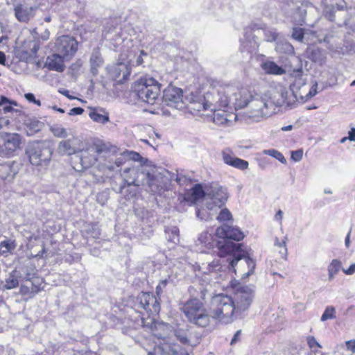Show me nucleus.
Returning a JSON list of instances; mask_svg holds the SVG:
<instances>
[{
  "instance_id": "1",
  "label": "nucleus",
  "mask_w": 355,
  "mask_h": 355,
  "mask_svg": "<svg viewBox=\"0 0 355 355\" xmlns=\"http://www.w3.org/2000/svg\"><path fill=\"white\" fill-rule=\"evenodd\" d=\"M216 235L224 241L218 243V254L220 257H227L230 263V269L236 272L237 270L241 273L244 272L243 268L248 266V270L241 274L246 277L253 274L255 268V261L245 256V252L241 250L240 241L244 239L245 234L237 225L233 223H223L216 230Z\"/></svg>"
},
{
  "instance_id": "2",
  "label": "nucleus",
  "mask_w": 355,
  "mask_h": 355,
  "mask_svg": "<svg viewBox=\"0 0 355 355\" xmlns=\"http://www.w3.org/2000/svg\"><path fill=\"white\" fill-rule=\"evenodd\" d=\"M225 92V89H216L211 84L202 96L191 94L186 97L187 108L193 114L203 115L201 112L209 111L210 114H206L209 120L218 125H227L235 116L231 111L230 100L224 97Z\"/></svg>"
},
{
  "instance_id": "3",
  "label": "nucleus",
  "mask_w": 355,
  "mask_h": 355,
  "mask_svg": "<svg viewBox=\"0 0 355 355\" xmlns=\"http://www.w3.org/2000/svg\"><path fill=\"white\" fill-rule=\"evenodd\" d=\"M253 297L254 291L248 286H239L232 296L216 295L211 299V315L220 324H230L249 309Z\"/></svg>"
},
{
  "instance_id": "4",
  "label": "nucleus",
  "mask_w": 355,
  "mask_h": 355,
  "mask_svg": "<svg viewBox=\"0 0 355 355\" xmlns=\"http://www.w3.org/2000/svg\"><path fill=\"white\" fill-rule=\"evenodd\" d=\"M317 87L318 83L315 82L307 92L303 88L298 95L295 90V85L291 86L290 89H288L282 84H277L270 88L266 97L269 98L268 102L272 104V108L283 105L292 107L297 102L303 103L314 96L317 94Z\"/></svg>"
},
{
  "instance_id": "5",
  "label": "nucleus",
  "mask_w": 355,
  "mask_h": 355,
  "mask_svg": "<svg viewBox=\"0 0 355 355\" xmlns=\"http://www.w3.org/2000/svg\"><path fill=\"white\" fill-rule=\"evenodd\" d=\"M58 148L59 153L67 155L83 152L80 157L81 164L85 168H88L96 162L97 155L103 151L104 146L96 144L87 146L79 138L72 137L61 141Z\"/></svg>"
},
{
  "instance_id": "6",
  "label": "nucleus",
  "mask_w": 355,
  "mask_h": 355,
  "mask_svg": "<svg viewBox=\"0 0 355 355\" xmlns=\"http://www.w3.org/2000/svg\"><path fill=\"white\" fill-rule=\"evenodd\" d=\"M180 309L189 322L199 327H206L210 324L211 319L214 320L211 307L209 313L204 303L198 299L190 298L182 304Z\"/></svg>"
},
{
  "instance_id": "7",
  "label": "nucleus",
  "mask_w": 355,
  "mask_h": 355,
  "mask_svg": "<svg viewBox=\"0 0 355 355\" xmlns=\"http://www.w3.org/2000/svg\"><path fill=\"white\" fill-rule=\"evenodd\" d=\"M180 309L189 322L199 327H206L210 324L211 319L214 320L211 307L209 313L204 303L198 299L190 298L182 304Z\"/></svg>"
},
{
  "instance_id": "8",
  "label": "nucleus",
  "mask_w": 355,
  "mask_h": 355,
  "mask_svg": "<svg viewBox=\"0 0 355 355\" xmlns=\"http://www.w3.org/2000/svg\"><path fill=\"white\" fill-rule=\"evenodd\" d=\"M212 85L216 88L219 87L225 89L224 97H227L230 100V104L232 105L235 110L242 109L248 107L250 101L254 96V91H251L245 87H239L238 85L233 83H226L216 81Z\"/></svg>"
},
{
  "instance_id": "9",
  "label": "nucleus",
  "mask_w": 355,
  "mask_h": 355,
  "mask_svg": "<svg viewBox=\"0 0 355 355\" xmlns=\"http://www.w3.org/2000/svg\"><path fill=\"white\" fill-rule=\"evenodd\" d=\"M207 196L211 200V202H207L206 207L197 209L196 216L201 220H213V216L216 211L223 205L227 200L226 189L219 187H211L209 191H207Z\"/></svg>"
},
{
  "instance_id": "10",
  "label": "nucleus",
  "mask_w": 355,
  "mask_h": 355,
  "mask_svg": "<svg viewBox=\"0 0 355 355\" xmlns=\"http://www.w3.org/2000/svg\"><path fill=\"white\" fill-rule=\"evenodd\" d=\"M132 90L142 102L155 105L159 101L161 85L152 77L140 78L132 86Z\"/></svg>"
},
{
  "instance_id": "11",
  "label": "nucleus",
  "mask_w": 355,
  "mask_h": 355,
  "mask_svg": "<svg viewBox=\"0 0 355 355\" xmlns=\"http://www.w3.org/2000/svg\"><path fill=\"white\" fill-rule=\"evenodd\" d=\"M52 153L51 148L44 141H34L29 144L26 148V155L30 163L35 166H47L51 159Z\"/></svg>"
},
{
  "instance_id": "12",
  "label": "nucleus",
  "mask_w": 355,
  "mask_h": 355,
  "mask_svg": "<svg viewBox=\"0 0 355 355\" xmlns=\"http://www.w3.org/2000/svg\"><path fill=\"white\" fill-rule=\"evenodd\" d=\"M248 107L249 117L256 121L270 116L275 111V108L272 107V104L269 103L268 100L257 94H254Z\"/></svg>"
},
{
  "instance_id": "13",
  "label": "nucleus",
  "mask_w": 355,
  "mask_h": 355,
  "mask_svg": "<svg viewBox=\"0 0 355 355\" xmlns=\"http://www.w3.org/2000/svg\"><path fill=\"white\" fill-rule=\"evenodd\" d=\"M148 175L144 180V184L147 185L154 194L162 195L169 187L168 178L155 168H148Z\"/></svg>"
},
{
  "instance_id": "14",
  "label": "nucleus",
  "mask_w": 355,
  "mask_h": 355,
  "mask_svg": "<svg viewBox=\"0 0 355 355\" xmlns=\"http://www.w3.org/2000/svg\"><path fill=\"white\" fill-rule=\"evenodd\" d=\"M54 51L60 53L67 60H71L78 49V43L72 36L63 35L56 38Z\"/></svg>"
},
{
  "instance_id": "15",
  "label": "nucleus",
  "mask_w": 355,
  "mask_h": 355,
  "mask_svg": "<svg viewBox=\"0 0 355 355\" xmlns=\"http://www.w3.org/2000/svg\"><path fill=\"white\" fill-rule=\"evenodd\" d=\"M148 175V167L143 166H127L121 173V177L127 186L139 187L144 184V180Z\"/></svg>"
},
{
  "instance_id": "16",
  "label": "nucleus",
  "mask_w": 355,
  "mask_h": 355,
  "mask_svg": "<svg viewBox=\"0 0 355 355\" xmlns=\"http://www.w3.org/2000/svg\"><path fill=\"white\" fill-rule=\"evenodd\" d=\"M110 45L115 51H120L119 57L124 60V57L129 58L133 55V42L131 38L124 35L121 30L116 32L110 39Z\"/></svg>"
},
{
  "instance_id": "17",
  "label": "nucleus",
  "mask_w": 355,
  "mask_h": 355,
  "mask_svg": "<svg viewBox=\"0 0 355 355\" xmlns=\"http://www.w3.org/2000/svg\"><path fill=\"white\" fill-rule=\"evenodd\" d=\"M130 62L129 58L124 57V60H123L119 57L116 64L107 68L110 77L113 80H118L119 83L127 80L131 73Z\"/></svg>"
},
{
  "instance_id": "18",
  "label": "nucleus",
  "mask_w": 355,
  "mask_h": 355,
  "mask_svg": "<svg viewBox=\"0 0 355 355\" xmlns=\"http://www.w3.org/2000/svg\"><path fill=\"white\" fill-rule=\"evenodd\" d=\"M162 99L167 106L178 110L184 107L185 102L183 100V92L180 88L168 85L164 89Z\"/></svg>"
},
{
  "instance_id": "19",
  "label": "nucleus",
  "mask_w": 355,
  "mask_h": 355,
  "mask_svg": "<svg viewBox=\"0 0 355 355\" xmlns=\"http://www.w3.org/2000/svg\"><path fill=\"white\" fill-rule=\"evenodd\" d=\"M3 143L0 144V155L10 156L19 148L20 136L18 134H6L2 138Z\"/></svg>"
},
{
  "instance_id": "20",
  "label": "nucleus",
  "mask_w": 355,
  "mask_h": 355,
  "mask_svg": "<svg viewBox=\"0 0 355 355\" xmlns=\"http://www.w3.org/2000/svg\"><path fill=\"white\" fill-rule=\"evenodd\" d=\"M140 307L152 314H158L160 311L159 304L153 294L150 293H141L138 296Z\"/></svg>"
},
{
  "instance_id": "21",
  "label": "nucleus",
  "mask_w": 355,
  "mask_h": 355,
  "mask_svg": "<svg viewBox=\"0 0 355 355\" xmlns=\"http://www.w3.org/2000/svg\"><path fill=\"white\" fill-rule=\"evenodd\" d=\"M323 12L326 18L334 20V12L336 10H343L346 8L345 0H322Z\"/></svg>"
},
{
  "instance_id": "22",
  "label": "nucleus",
  "mask_w": 355,
  "mask_h": 355,
  "mask_svg": "<svg viewBox=\"0 0 355 355\" xmlns=\"http://www.w3.org/2000/svg\"><path fill=\"white\" fill-rule=\"evenodd\" d=\"M205 196H207V193L204 191L202 185L196 184L191 189L184 192L182 200L191 205Z\"/></svg>"
},
{
  "instance_id": "23",
  "label": "nucleus",
  "mask_w": 355,
  "mask_h": 355,
  "mask_svg": "<svg viewBox=\"0 0 355 355\" xmlns=\"http://www.w3.org/2000/svg\"><path fill=\"white\" fill-rule=\"evenodd\" d=\"M343 33L331 30L325 35L323 41L327 44L328 49L332 53H337V47H340L343 42Z\"/></svg>"
},
{
  "instance_id": "24",
  "label": "nucleus",
  "mask_w": 355,
  "mask_h": 355,
  "mask_svg": "<svg viewBox=\"0 0 355 355\" xmlns=\"http://www.w3.org/2000/svg\"><path fill=\"white\" fill-rule=\"evenodd\" d=\"M65 61L67 60L64 58L62 55L55 52L52 55L47 57L45 65L50 70L62 72L65 69Z\"/></svg>"
},
{
  "instance_id": "25",
  "label": "nucleus",
  "mask_w": 355,
  "mask_h": 355,
  "mask_svg": "<svg viewBox=\"0 0 355 355\" xmlns=\"http://www.w3.org/2000/svg\"><path fill=\"white\" fill-rule=\"evenodd\" d=\"M155 350L161 352L162 355H189L184 349L173 343H164Z\"/></svg>"
},
{
  "instance_id": "26",
  "label": "nucleus",
  "mask_w": 355,
  "mask_h": 355,
  "mask_svg": "<svg viewBox=\"0 0 355 355\" xmlns=\"http://www.w3.org/2000/svg\"><path fill=\"white\" fill-rule=\"evenodd\" d=\"M40 282L41 280L38 278H35L33 280L27 279L25 283L21 286L20 293L22 295L33 297L41 289Z\"/></svg>"
},
{
  "instance_id": "27",
  "label": "nucleus",
  "mask_w": 355,
  "mask_h": 355,
  "mask_svg": "<svg viewBox=\"0 0 355 355\" xmlns=\"http://www.w3.org/2000/svg\"><path fill=\"white\" fill-rule=\"evenodd\" d=\"M14 10L16 18L21 22H27L34 16V8L32 6L19 4Z\"/></svg>"
},
{
  "instance_id": "28",
  "label": "nucleus",
  "mask_w": 355,
  "mask_h": 355,
  "mask_svg": "<svg viewBox=\"0 0 355 355\" xmlns=\"http://www.w3.org/2000/svg\"><path fill=\"white\" fill-rule=\"evenodd\" d=\"M89 63L91 67V73L93 76H96L98 73V68L103 64V59L101 56L100 50L94 49L91 54Z\"/></svg>"
},
{
  "instance_id": "29",
  "label": "nucleus",
  "mask_w": 355,
  "mask_h": 355,
  "mask_svg": "<svg viewBox=\"0 0 355 355\" xmlns=\"http://www.w3.org/2000/svg\"><path fill=\"white\" fill-rule=\"evenodd\" d=\"M89 116L94 121L105 124L109 121V115L103 109L99 107H90Z\"/></svg>"
},
{
  "instance_id": "30",
  "label": "nucleus",
  "mask_w": 355,
  "mask_h": 355,
  "mask_svg": "<svg viewBox=\"0 0 355 355\" xmlns=\"http://www.w3.org/2000/svg\"><path fill=\"white\" fill-rule=\"evenodd\" d=\"M261 69L268 74L282 75L286 71L272 61H266L261 63Z\"/></svg>"
},
{
  "instance_id": "31",
  "label": "nucleus",
  "mask_w": 355,
  "mask_h": 355,
  "mask_svg": "<svg viewBox=\"0 0 355 355\" xmlns=\"http://www.w3.org/2000/svg\"><path fill=\"white\" fill-rule=\"evenodd\" d=\"M221 268L222 266L220 261L218 259H214L211 262L208 263L207 265L205 263H202V266L200 268V270H201L205 274H216V272L221 269Z\"/></svg>"
},
{
  "instance_id": "32",
  "label": "nucleus",
  "mask_w": 355,
  "mask_h": 355,
  "mask_svg": "<svg viewBox=\"0 0 355 355\" xmlns=\"http://www.w3.org/2000/svg\"><path fill=\"white\" fill-rule=\"evenodd\" d=\"M189 293L191 295V298L198 299L204 300L207 295V289L202 286H200L198 284H194L189 288Z\"/></svg>"
},
{
  "instance_id": "33",
  "label": "nucleus",
  "mask_w": 355,
  "mask_h": 355,
  "mask_svg": "<svg viewBox=\"0 0 355 355\" xmlns=\"http://www.w3.org/2000/svg\"><path fill=\"white\" fill-rule=\"evenodd\" d=\"M337 54H347L355 53V43L352 41L344 40L340 47H337Z\"/></svg>"
},
{
  "instance_id": "34",
  "label": "nucleus",
  "mask_w": 355,
  "mask_h": 355,
  "mask_svg": "<svg viewBox=\"0 0 355 355\" xmlns=\"http://www.w3.org/2000/svg\"><path fill=\"white\" fill-rule=\"evenodd\" d=\"M166 237L168 241L175 243L179 241V230L175 225H168L165 227Z\"/></svg>"
},
{
  "instance_id": "35",
  "label": "nucleus",
  "mask_w": 355,
  "mask_h": 355,
  "mask_svg": "<svg viewBox=\"0 0 355 355\" xmlns=\"http://www.w3.org/2000/svg\"><path fill=\"white\" fill-rule=\"evenodd\" d=\"M286 240V236H284L281 241L278 238H276L275 241V250L278 252L282 259H286L287 257Z\"/></svg>"
},
{
  "instance_id": "36",
  "label": "nucleus",
  "mask_w": 355,
  "mask_h": 355,
  "mask_svg": "<svg viewBox=\"0 0 355 355\" xmlns=\"http://www.w3.org/2000/svg\"><path fill=\"white\" fill-rule=\"evenodd\" d=\"M19 284L18 274L16 270L10 272L6 279L4 288L6 289H12L16 288Z\"/></svg>"
},
{
  "instance_id": "37",
  "label": "nucleus",
  "mask_w": 355,
  "mask_h": 355,
  "mask_svg": "<svg viewBox=\"0 0 355 355\" xmlns=\"http://www.w3.org/2000/svg\"><path fill=\"white\" fill-rule=\"evenodd\" d=\"M341 268V262L338 259H333L328 266V276L329 280L334 279L335 275L339 272Z\"/></svg>"
},
{
  "instance_id": "38",
  "label": "nucleus",
  "mask_w": 355,
  "mask_h": 355,
  "mask_svg": "<svg viewBox=\"0 0 355 355\" xmlns=\"http://www.w3.org/2000/svg\"><path fill=\"white\" fill-rule=\"evenodd\" d=\"M16 248V244L10 240H6L0 243V254L7 257L8 254Z\"/></svg>"
},
{
  "instance_id": "39",
  "label": "nucleus",
  "mask_w": 355,
  "mask_h": 355,
  "mask_svg": "<svg viewBox=\"0 0 355 355\" xmlns=\"http://www.w3.org/2000/svg\"><path fill=\"white\" fill-rule=\"evenodd\" d=\"M264 155L272 157L276 159L279 160L282 164L286 163V159L282 153L275 149H267L263 151Z\"/></svg>"
},
{
  "instance_id": "40",
  "label": "nucleus",
  "mask_w": 355,
  "mask_h": 355,
  "mask_svg": "<svg viewBox=\"0 0 355 355\" xmlns=\"http://www.w3.org/2000/svg\"><path fill=\"white\" fill-rule=\"evenodd\" d=\"M216 219L219 222H227L233 220L231 212L227 208H223L220 211L219 214L216 216Z\"/></svg>"
},
{
  "instance_id": "41",
  "label": "nucleus",
  "mask_w": 355,
  "mask_h": 355,
  "mask_svg": "<svg viewBox=\"0 0 355 355\" xmlns=\"http://www.w3.org/2000/svg\"><path fill=\"white\" fill-rule=\"evenodd\" d=\"M26 125L28 128V135H32L35 132H37L40 130L42 123L39 121L33 120L30 121V122L26 123Z\"/></svg>"
},
{
  "instance_id": "42",
  "label": "nucleus",
  "mask_w": 355,
  "mask_h": 355,
  "mask_svg": "<svg viewBox=\"0 0 355 355\" xmlns=\"http://www.w3.org/2000/svg\"><path fill=\"white\" fill-rule=\"evenodd\" d=\"M244 37V39L241 40V51H250L251 50V44L252 42L251 35H248V33L246 32Z\"/></svg>"
},
{
  "instance_id": "43",
  "label": "nucleus",
  "mask_w": 355,
  "mask_h": 355,
  "mask_svg": "<svg viewBox=\"0 0 355 355\" xmlns=\"http://www.w3.org/2000/svg\"><path fill=\"white\" fill-rule=\"evenodd\" d=\"M168 284H175V278L172 276L169 275L168 278L162 279L159 284L157 285L156 288V291L157 295L160 294L163 289Z\"/></svg>"
},
{
  "instance_id": "44",
  "label": "nucleus",
  "mask_w": 355,
  "mask_h": 355,
  "mask_svg": "<svg viewBox=\"0 0 355 355\" xmlns=\"http://www.w3.org/2000/svg\"><path fill=\"white\" fill-rule=\"evenodd\" d=\"M51 130L53 135L60 138H64L67 137V130L59 125H53L51 128Z\"/></svg>"
},
{
  "instance_id": "45",
  "label": "nucleus",
  "mask_w": 355,
  "mask_h": 355,
  "mask_svg": "<svg viewBox=\"0 0 355 355\" xmlns=\"http://www.w3.org/2000/svg\"><path fill=\"white\" fill-rule=\"evenodd\" d=\"M335 318H336V315H335L334 307H333L331 306H329L325 309L323 314L321 316L320 320H321V321L324 322L327 320L334 319Z\"/></svg>"
},
{
  "instance_id": "46",
  "label": "nucleus",
  "mask_w": 355,
  "mask_h": 355,
  "mask_svg": "<svg viewBox=\"0 0 355 355\" xmlns=\"http://www.w3.org/2000/svg\"><path fill=\"white\" fill-rule=\"evenodd\" d=\"M263 33L267 42H274L277 38L278 34L274 28H265Z\"/></svg>"
},
{
  "instance_id": "47",
  "label": "nucleus",
  "mask_w": 355,
  "mask_h": 355,
  "mask_svg": "<svg viewBox=\"0 0 355 355\" xmlns=\"http://www.w3.org/2000/svg\"><path fill=\"white\" fill-rule=\"evenodd\" d=\"M223 155V160L224 162L230 166L232 165V162H234V159H235L236 157H235L230 150L225 149L223 151L222 153Z\"/></svg>"
},
{
  "instance_id": "48",
  "label": "nucleus",
  "mask_w": 355,
  "mask_h": 355,
  "mask_svg": "<svg viewBox=\"0 0 355 355\" xmlns=\"http://www.w3.org/2000/svg\"><path fill=\"white\" fill-rule=\"evenodd\" d=\"M248 162L244 159L236 157L234 159L232 166L240 170L247 169L248 167Z\"/></svg>"
},
{
  "instance_id": "49",
  "label": "nucleus",
  "mask_w": 355,
  "mask_h": 355,
  "mask_svg": "<svg viewBox=\"0 0 355 355\" xmlns=\"http://www.w3.org/2000/svg\"><path fill=\"white\" fill-rule=\"evenodd\" d=\"M211 234L207 233L201 234L198 238V241L200 244L204 245L205 247L210 248L211 246Z\"/></svg>"
},
{
  "instance_id": "50",
  "label": "nucleus",
  "mask_w": 355,
  "mask_h": 355,
  "mask_svg": "<svg viewBox=\"0 0 355 355\" xmlns=\"http://www.w3.org/2000/svg\"><path fill=\"white\" fill-rule=\"evenodd\" d=\"M124 155L126 156L127 161H140L141 156L136 152L125 150Z\"/></svg>"
},
{
  "instance_id": "51",
  "label": "nucleus",
  "mask_w": 355,
  "mask_h": 355,
  "mask_svg": "<svg viewBox=\"0 0 355 355\" xmlns=\"http://www.w3.org/2000/svg\"><path fill=\"white\" fill-rule=\"evenodd\" d=\"M292 37L293 39L302 42L304 37L303 29L301 28H294L292 33Z\"/></svg>"
},
{
  "instance_id": "52",
  "label": "nucleus",
  "mask_w": 355,
  "mask_h": 355,
  "mask_svg": "<svg viewBox=\"0 0 355 355\" xmlns=\"http://www.w3.org/2000/svg\"><path fill=\"white\" fill-rule=\"evenodd\" d=\"M175 336L178 340H180V343L184 345L189 344V340L187 338V335L185 332L178 331L175 333Z\"/></svg>"
},
{
  "instance_id": "53",
  "label": "nucleus",
  "mask_w": 355,
  "mask_h": 355,
  "mask_svg": "<svg viewBox=\"0 0 355 355\" xmlns=\"http://www.w3.org/2000/svg\"><path fill=\"white\" fill-rule=\"evenodd\" d=\"M303 150L299 149L291 152V159L294 162H300L302 159Z\"/></svg>"
},
{
  "instance_id": "54",
  "label": "nucleus",
  "mask_w": 355,
  "mask_h": 355,
  "mask_svg": "<svg viewBox=\"0 0 355 355\" xmlns=\"http://www.w3.org/2000/svg\"><path fill=\"white\" fill-rule=\"evenodd\" d=\"M307 343L310 348L318 347L322 348L321 345L316 340L313 336L307 337Z\"/></svg>"
},
{
  "instance_id": "55",
  "label": "nucleus",
  "mask_w": 355,
  "mask_h": 355,
  "mask_svg": "<svg viewBox=\"0 0 355 355\" xmlns=\"http://www.w3.org/2000/svg\"><path fill=\"white\" fill-rule=\"evenodd\" d=\"M25 98L29 101L32 102L37 105H40V101L39 100H36L33 94L27 93L25 94Z\"/></svg>"
},
{
  "instance_id": "56",
  "label": "nucleus",
  "mask_w": 355,
  "mask_h": 355,
  "mask_svg": "<svg viewBox=\"0 0 355 355\" xmlns=\"http://www.w3.org/2000/svg\"><path fill=\"white\" fill-rule=\"evenodd\" d=\"M345 345L347 350L350 351L353 354H355V340L346 341Z\"/></svg>"
},
{
  "instance_id": "57",
  "label": "nucleus",
  "mask_w": 355,
  "mask_h": 355,
  "mask_svg": "<svg viewBox=\"0 0 355 355\" xmlns=\"http://www.w3.org/2000/svg\"><path fill=\"white\" fill-rule=\"evenodd\" d=\"M127 161V158H126V156H125L124 155V152L123 153H121V155H120V157H117L115 160V164L117 166H120L121 165H122L123 164L125 163Z\"/></svg>"
},
{
  "instance_id": "58",
  "label": "nucleus",
  "mask_w": 355,
  "mask_h": 355,
  "mask_svg": "<svg viewBox=\"0 0 355 355\" xmlns=\"http://www.w3.org/2000/svg\"><path fill=\"white\" fill-rule=\"evenodd\" d=\"M84 110L82 107H73L69 110L68 114L71 116L80 115L82 114Z\"/></svg>"
},
{
  "instance_id": "59",
  "label": "nucleus",
  "mask_w": 355,
  "mask_h": 355,
  "mask_svg": "<svg viewBox=\"0 0 355 355\" xmlns=\"http://www.w3.org/2000/svg\"><path fill=\"white\" fill-rule=\"evenodd\" d=\"M142 54L146 55V53H144V51H141V55H139L137 58L136 61H135V62H133L132 61H131V62H130V65H137V66H138V65L141 64L143 63V59H142V57H141V55H142ZM129 59H130V60H132L130 59V57L129 58Z\"/></svg>"
},
{
  "instance_id": "60",
  "label": "nucleus",
  "mask_w": 355,
  "mask_h": 355,
  "mask_svg": "<svg viewBox=\"0 0 355 355\" xmlns=\"http://www.w3.org/2000/svg\"><path fill=\"white\" fill-rule=\"evenodd\" d=\"M344 273L347 275H352L355 273V263L352 264L349 268L343 270Z\"/></svg>"
},
{
  "instance_id": "61",
  "label": "nucleus",
  "mask_w": 355,
  "mask_h": 355,
  "mask_svg": "<svg viewBox=\"0 0 355 355\" xmlns=\"http://www.w3.org/2000/svg\"><path fill=\"white\" fill-rule=\"evenodd\" d=\"M6 103H10V104L14 103L15 105H16V102L15 101H11L8 98H6V96H1L0 97V106L3 105H5Z\"/></svg>"
},
{
  "instance_id": "62",
  "label": "nucleus",
  "mask_w": 355,
  "mask_h": 355,
  "mask_svg": "<svg viewBox=\"0 0 355 355\" xmlns=\"http://www.w3.org/2000/svg\"><path fill=\"white\" fill-rule=\"evenodd\" d=\"M348 139L351 141H355V128H352L348 132Z\"/></svg>"
},
{
  "instance_id": "63",
  "label": "nucleus",
  "mask_w": 355,
  "mask_h": 355,
  "mask_svg": "<svg viewBox=\"0 0 355 355\" xmlns=\"http://www.w3.org/2000/svg\"><path fill=\"white\" fill-rule=\"evenodd\" d=\"M241 330H238L235 333V334L234 335V336H233V338H232V339L231 340V343H230V344L232 345H233L234 344H235L238 341V340L239 338V336L241 335Z\"/></svg>"
},
{
  "instance_id": "64",
  "label": "nucleus",
  "mask_w": 355,
  "mask_h": 355,
  "mask_svg": "<svg viewBox=\"0 0 355 355\" xmlns=\"http://www.w3.org/2000/svg\"><path fill=\"white\" fill-rule=\"evenodd\" d=\"M274 219L277 221H280L283 219V212L282 210H279L275 216Z\"/></svg>"
}]
</instances>
